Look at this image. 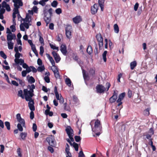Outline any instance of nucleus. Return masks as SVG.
<instances>
[{
  "label": "nucleus",
  "mask_w": 157,
  "mask_h": 157,
  "mask_svg": "<svg viewBox=\"0 0 157 157\" xmlns=\"http://www.w3.org/2000/svg\"><path fill=\"white\" fill-rule=\"evenodd\" d=\"M102 126L101 123L100 121L97 119L94 123V127H92V131L95 132L96 135L99 136L101 133Z\"/></svg>",
  "instance_id": "nucleus-1"
},
{
  "label": "nucleus",
  "mask_w": 157,
  "mask_h": 157,
  "mask_svg": "<svg viewBox=\"0 0 157 157\" xmlns=\"http://www.w3.org/2000/svg\"><path fill=\"white\" fill-rule=\"evenodd\" d=\"M65 131L71 141L73 142L74 139L73 136V130L71 128V127L70 126H68L65 129Z\"/></svg>",
  "instance_id": "nucleus-2"
},
{
  "label": "nucleus",
  "mask_w": 157,
  "mask_h": 157,
  "mask_svg": "<svg viewBox=\"0 0 157 157\" xmlns=\"http://www.w3.org/2000/svg\"><path fill=\"white\" fill-rule=\"evenodd\" d=\"M26 101H29L28 106L30 110L32 111L35 110V108L34 106V101L33 99H25Z\"/></svg>",
  "instance_id": "nucleus-3"
},
{
  "label": "nucleus",
  "mask_w": 157,
  "mask_h": 157,
  "mask_svg": "<svg viewBox=\"0 0 157 157\" xmlns=\"http://www.w3.org/2000/svg\"><path fill=\"white\" fill-rule=\"evenodd\" d=\"M23 92L24 95L25 97V98H32L34 95L33 93H31L27 89H24Z\"/></svg>",
  "instance_id": "nucleus-4"
},
{
  "label": "nucleus",
  "mask_w": 157,
  "mask_h": 157,
  "mask_svg": "<svg viewBox=\"0 0 157 157\" xmlns=\"http://www.w3.org/2000/svg\"><path fill=\"white\" fill-rule=\"evenodd\" d=\"M96 88L98 93H104L106 91V89L102 85H97L96 86Z\"/></svg>",
  "instance_id": "nucleus-5"
},
{
  "label": "nucleus",
  "mask_w": 157,
  "mask_h": 157,
  "mask_svg": "<svg viewBox=\"0 0 157 157\" xmlns=\"http://www.w3.org/2000/svg\"><path fill=\"white\" fill-rule=\"evenodd\" d=\"M98 9V5L97 4H95L91 7V13L94 15L97 12Z\"/></svg>",
  "instance_id": "nucleus-6"
},
{
  "label": "nucleus",
  "mask_w": 157,
  "mask_h": 157,
  "mask_svg": "<svg viewBox=\"0 0 157 157\" xmlns=\"http://www.w3.org/2000/svg\"><path fill=\"white\" fill-rule=\"evenodd\" d=\"M60 50L64 55L66 56L67 53L66 45L62 44L60 46Z\"/></svg>",
  "instance_id": "nucleus-7"
},
{
  "label": "nucleus",
  "mask_w": 157,
  "mask_h": 157,
  "mask_svg": "<svg viewBox=\"0 0 157 157\" xmlns=\"http://www.w3.org/2000/svg\"><path fill=\"white\" fill-rule=\"evenodd\" d=\"M54 59L56 63H58L60 60L61 58L59 55L55 51H53L52 52Z\"/></svg>",
  "instance_id": "nucleus-8"
},
{
  "label": "nucleus",
  "mask_w": 157,
  "mask_h": 157,
  "mask_svg": "<svg viewBox=\"0 0 157 157\" xmlns=\"http://www.w3.org/2000/svg\"><path fill=\"white\" fill-rule=\"evenodd\" d=\"M46 55L48 59L49 60L50 62L51 63L52 66L54 67L55 69H57V67L55 65V63L52 57L48 54L47 53L46 54Z\"/></svg>",
  "instance_id": "nucleus-9"
},
{
  "label": "nucleus",
  "mask_w": 157,
  "mask_h": 157,
  "mask_svg": "<svg viewBox=\"0 0 157 157\" xmlns=\"http://www.w3.org/2000/svg\"><path fill=\"white\" fill-rule=\"evenodd\" d=\"M16 38V35L14 33H12V35L8 34L7 35V40L8 42H12L11 41L13 39H15Z\"/></svg>",
  "instance_id": "nucleus-10"
},
{
  "label": "nucleus",
  "mask_w": 157,
  "mask_h": 157,
  "mask_svg": "<svg viewBox=\"0 0 157 157\" xmlns=\"http://www.w3.org/2000/svg\"><path fill=\"white\" fill-rule=\"evenodd\" d=\"M46 140L50 145L53 147L55 145L54 139L50 137H47L46 138Z\"/></svg>",
  "instance_id": "nucleus-11"
},
{
  "label": "nucleus",
  "mask_w": 157,
  "mask_h": 157,
  "mask_svg": "<svg viewBox=\"0 0 157 157\" xmlns=\"http://www.w3.org/2000/svg\"><path fill=\"white\" fill-rule=\"evenodd\" d=\"M82 20V19L80 16H76L73 18V21L75 24L79 23Z\"/></svg>",
  "instance_id": "nucleus-12"
},
{
  "label": "nucleus",
  "mask_w": 157,
  "mask_h": 157,
  "mask_svg": "<svg viewBox=\"0 0 157 157\" xmlns=\"http://www.w3.org/2000/svg\"><path fill=\"white\" fill-rule=\"evenodd\" d=\"M52 69L54 73L55 78L56 79L59 78L60 76L58 70V68H57V69H55V70H53Z\"/></svg>",
  "instance_id": "nucleus-13"
},
{
  "label": "nucleus",
  "mask_w": 157,
  "mask_h": 157,
  "mask_svg": "<svg viewBox=\"0 0 157 157\" xmlns=\"http://www.w3.org/2000/svg\"><path fill=\"white\" fill-rule=\"evenodd\" d=\"M14 62L16 64H20L21 65H22L24 63V59H15Z\"/></svg>",
  "instance_id": "nucleus-14"
},
{
  "label": "nucleus",
  "mask_w": 157,
  "mask_h": 157,
  "mask_svg": "<svg viewBox=\"0 0 157 157\" xmlns=\"http://www.w3.org/2000/svg\"><path fill=\"white\" fill-rule=\"evenodd\" d=\"M28 77H29V78L28 79V81L29 83H32L35 82V80L33 77L32 76L30 77L29 75H28L27 76V78H28Z\"/></svg>",
  "instance_id": "nucleus-15"
},
{
  "label": "nucleus",
  "mask_w": 157,
  "mask_h": 157,
  "mask_svg": "<svg viewBox=\"0 0 157 157\" xmlns=\"http://www.w3.org/2000/svg\"><path fill=\"white\" fill-rule=\"evenodd\" d=\"M27 136V133L26 132H21L20 135V136L22 139L23 140H25Z\"/></svg>",
  "instance_id": "nucleus-16"
},
{
  "label": "nucleus",
  "mask_w": 157,
  "mask_h": 157,
  "mask_svg": "<svg viewBox=\"0 0 157 157\" xmlns=\"http://www.w3.org/2000/svg\"><path fill=\"white\" fill-rule=\"evenodd\" d=\"M41 33H40L38 34V36H39V41L40 43L42 45H44V40L43 37L41 36Z\"/></svg>",
  "instance_id": "nucleus-17"
},
{
  "label": "nucleus",
  "mask_w": 157,
  "mask_h": 157,
  "mask_svg": "<svg viewBox=\"0 0 157 157\" xmlns=\"http://www.w3.org/2000/svg\"><path fill=\"white\" fill-rule=\"evenodd\" d=\"M86 52L89 55H90L93 52V50L92 47L90 45L88 46L86 49Z\"/></svg>",
  "instance_id": "nucleus-18"
},
{
  "label": "nucleus",
  "mask_w": 157,
  "mask_h": 157,
  "mask_svg": "<svg viewBox=\"0 0 157 157\" xmlns=\"http://www.w3.org/2000/svg\"><path fill=\"white\" fill-rule=\"evenodd\" d=\"M151 108H149L145 109L144 111L143 114L145 116H148L150 114L149 111Z\"/></svg>",
  "instance_id": "nucleus-19"
},
{
  "label": "nucleus",
  "mask_w": 157,
  "mask_h": 157,
  "mask_svg": "<svg viewBox=\"0 0 157 157\" xmlns=\"http://www.w3.org/2000/svg\"><path fill=\"white\" fill-rule=\"evenodd\" d=\"M98 42V45L99 46V49L101 50L102 49L103 46V39L101 40H97Z\"/></svg>",
  "instance_id": "nucleus-20"
},
{
  "label": "nucleus",
  "mask_w": 157,
  "mask_h": 157,
  "mask_svg": "<svg viewBox=\"0 0 157 157\" xmlns=\"http://www.w3.org/2000/svg\"><path fill=\"white\" fill-rule=\"evenodd\" d=\"M94 47H95V49L94 51V52L95 54V55H98V45L97 44L96 42L94 41Z\"/></svg>",
  "instance_id": "nucleus-21"
},
{
  "label": "nucleus",
  "mask_w": 157,
  "mask_h": 157,
  "mask_svg": "<svg viewBox=\"0 0 157 157\" xmlns=\"http://www.w3.org/2000/svg\"><path fill=\"white\" fill-rule=\"evenodd\" d=\"M49 6V7L50 6L49 5H46L44 9L43 10V13L44 15V17H46V16H47L48 13H47V9H46V8H47L48 6Z\"/></svg>",
  "instance_id": "nucleus-22"
},
{
  "label": "nucleus",
  "mask_w": 157,
  "mask_h": 157,
  "mask_svg": "<svg viewBox=\"0 0 157 157\" xmlns=\"http://www.w3.org/2000/svg\"><path fill=\"white\" fill-rule=\"evenodd\" d=\"M130 68L131 70H133L136 66V62L134 61L130 63Z\"/></svg>",
  "instance_id": "nucleus-23"
},
{
  "label": "nucleus",
  "mask_w": 157,
  "mask_h": 157,
  "mask_svg": "<svg viewBox=\"0 0 157 157\" xmlns=\"http://www.w3.org/2000/svg\"><path fill=\"white\" fill-rule=\"evenodd\" d=\"M51 17L50 16L49 17L46 16V17H44V20L47 24V25L51 21Z\"/></svg>",
  "instance_id": "nucleus-24"
},
{
  "label": "nucleus",
  "mask_w": 157,
  "mask_h": 157,
  "mask_svg": "<svg viewBox=\"0 0 157 157\" xmlns=\"http://www.w3.org/2000/svg\"><path fill=\"white\" fill-rule=\"evenodd\" d=\"M54 91L56 98H59V95L57 91V88L56 86H55Z\"/></svg>",
  "instance_id": "nucleus-25"
},
{
  "label": "nucleus",
  "mask_w": 157,
  "mask_h": 157,
  "mask_svg": "<svg viewBox=\"0 0 157 157\" xmlns=\"http://www.w3.org/2000/svg\"><path fill=\"white\" fill-rule=\"evenodd\" d=\"M8 48L9 49H12L13 48L14 43L12 42H7Z\"/></svg>",
  "instance_id": "nucleus-26"
},
{
  "label": "nucleus",
  "mask_w": 157,
  "mask_h": 157,
  "mask_svg": "<svg viewBox=\"0 0 157 157\" xmlns=\"http://www.w3.org/2000/svg\"><path fill=\"white\" fill-rule=\"evenodd\" d=\"M89 73L90 75L94 77L95 75V70L93 68H91L89 70Z\"/></svg>",
  "instance_id": "nucleus-27"
},
{
  "label": "nucleus",
  "mask_w": 157,
  "mask_h": 157,
  "mask_svg": "<svg viewBox=\"0 0 157 157\" xmlns=\"http://www.w3.org/2000/svg\"><path fill=\"white\" fill-rule=\"evenodd\" d=\"M114 32L116 33H118L119 32V28L117 24H115L114 25Z\"/></svg>",
  "instance_id": "nucleus-28"
},
{
  "label": "nucleus",
  "mask_w": 157,
  "mask_h": 157,
  "mask_svg": "<svg viewBox=\"0 0 157 157\" xmlns=\"http://www.w3.org/2000/svg\"><path fill=\"white\" fill-rule=\"evenodd\" d=\"M118 92L117 90L114 91L113 96L110 98H117Z\"/></svg>",
  "instance_id": "nucleus-29"
},
{
  "label": "nucleus",
  "mask_w": 157,
  "mask_h": 157,
  "mask_svg": "<svg viewBox=\"0 0 157 157\" xmlns=\"http://www.w3.org/2000/svg\"><path fill=\"white\" fill-rule=\"evenodd\" d=\"M96 38L97 40H101L103 39L100 33H98L96 35Z\"/></svg>",
  "instance_id": "nucleus-30"
},
{
  "label": "nucleus",
  "mask_w": 157,
  "mask_h": 157,
  "mask_svg": "<svg viewBox=\"0 0 157 157\" xmlns=\"http://www.w3.org/2000/svg\"><path fill=\"white\" fill-rule=\"evenodd\" d=\"M65 82L68 86H70L71 85V81L69 78H66L65 79Z\"/></svg>",
  "instance_id": "nucleus-31"
},
{
  "label": "nucleus",
  "mask_w": 157,
  "mask_h": 157,
  "mask_svg": "<svg viewBox=\"0 0 157 157\" xmlns=\"http://www.w3.org/2000/svg\"><path fill=\"white\" fill-rule=\"evenodd\" d=\"M107 52L106 51H105L102 54L103 59L104 62L106 61V56Z\"/></svg>",
  "instance_id": "nucleus-32"
},
{
  "label": "nucleus",
  "mask_w": 157,
  "mask_h": 157,
  "mask_svg": "<svg viewBox=\"0 0 157 157\" xmlns=\"http://www.w3.org/2000/svg\"><path fill=\"white\" fill-rule=\"evenodd\" d=\"M73 146L76 151H78L79 147L78 144L77 143H76L75 142H73Z\"/></svg>",
  "instance_id": "nucleus-33"
},
{
  "label": "nucleus",
  "mask_w": 157,
  "mask_h": 157,
  "mask_svg": "<svg viewBox=\"0 0 157 157\" xmlns=\"http://www.w3.org/2000/svg\"><path fill=\"white\" fill-rule=\"evenodd\" d=\"M40 66L39 67L37 68V70L39 72H42L45 69V67L44 65L42 66Z\"/></svg>",
  "instance_id": "nucleus-34"
},
{
  "label": "nucleus",
  "mask_w": 157,
  "mask_h": 157,
  "mask_svg": "<svg viewBox=\"0 0 157 157\" xmlns=\"http://www.w3.org/2000/svg\"><path fill=\"white\" fill-rule=\"evenodd\" d=\"M72 31V27L71 26L69 25H67L65 28V31Z\"/></svg>",
  "instance_id": "nucleus-35"
},
{
  "label": "nucleus",
  "mask_w": 157,
  "mask_h": 157,
  "mask_svg": "<svg viewBox=\"0 0 157 157\" xmlns=\"http://www.w3.org/2000/svg\"><path fill=\"white\" fill-rule=\"evenodd\" d=\"M58 4V2L57 1L54 0L51 3V5L53 7H56Z\"/></svg>",
  "instance_id": "nucleus-36"
},
{
  "label": "nucleus",
  "mask_w": 157,
  "mask_h": 157,
  "mask_svg": "<svg viewBox=\"0 0 157 157\" xmlns=\"http://www.w3.org/2000/svg\"><path fill=\"white\" fill-rule=\"evenodd\" d=\"M128 97V98H130L132 97V91L130 90L129 89H128V92L127 93Z\"/></svg>",
  "instance_id": "nucleus-37"
},
{
  "label": "nucleus",
  "mask_w": 157,
  "mask_h": 157,
  "mask_svg": "<svg viewBox=\"0 0 157 157\" xmlns=\"http://www.w3.org/2000/svg\"><path fill=\"white\" fill-rule=\"evenodd\" d=\"M18 121L20 123L19 124H22V125L23 127H25V121L24 119L22 118L21 119Z\"/></svg>",
  "instance_id": "nucleus-38"
},
{
  "label": "nucleus",
  "mask_w": 157,
  "mask_h": 157,
  "mask_svg": "<svg viewBox=\"0 0 157 157\" xmlns=\"http://www.w3.org/2000/svg\"><path fill=\"white\" fill-rule=\"evenodd\" d=\"M22 124H21L18 123L17 124V129L20 131L22 132L23 130V128Z\"/></svg>",
  "instance_id": "nucleus-39"
},
{
  "label": "nucleus",
  "mask_w": 157,
  "mask_h": 157,
  "mask_svg": "<svg viewBox=\"0 0 157 157\" xmlns=\"http://www.w3.org/2000/svg\"><path fill=\"white\" fill-rule=\"evenodd\" d=\"M5 124L7 129L8 130H10V123L8 121H6L5 122Z\"/></svg>",
  "instance_id": "nucleus-40"
},
{
  "label": "nucleus",
  "mask_w": 157,
  "mask_h": 157,
  "mask_svg": "<svg viewBox=\"0 0 157 157\" xmlns=\"http://www.w3.org/2000/svg\"><path fill=\"white\" fill-rule=\"evenodd\" d=\"M0 55L4 59H6L7 58L6 55L3 51H1L0 52Z\"/></svg>",
  "instance_id": "nucleus-41"
},
{
  "label": "nucleus",
  "mask_w": 157,
  "mask_h": 157,
  "mask_svg": "<svg viewBox=\"0 0 157 157\" xmlns=\"http://www.w3.org/2000/svg\"><path fill=\"white\" fill-rule=\"evenodd\" d=\"M71 31H66V35L67 37L70 39L71 38Z\"/></svg>",
  "instance_id": "nucleus-42"
},
{
  "label": "nucleus",
  "mask_w": 157,
  "mask_h": 157,
  "mask_svg": "<svg viewBox=\"0 0 157 157\" xmlns=\"http://www.w3.org/2000/svg\"><path fill=\"white\" fill-rule=\"evenodd\" d=\"M42 46L43 45L40 46V52L39 53L40 54L41 56H43V53L44 52V48Z\"/></svg>",
  "instance_id": "nucleus-43"
},
{
  "label": "nucleus",
  "mask_w": 157,
  "mask_h": 157,
  "mask_svg": "<svg viewBox=\"0 0 157 157\" xmlns=\"http://www.w3.org/2000/svg\"><path fill=\"white\" fill-rule=\"evenodd\" d=\"M74 138L75 141L76 142H79L81 140V138L79 136H75Z\"/></svg>",
  "instance_id": "nucleus-44"
},
{
  "label": "nucleus",
  "mask_w": 157,
  "mask_h": 157,
  "mask_svg": "<svg viewBox=\"0 0 157 157\" xmlns=\"http://www.w3.org/2000/svg\"><path fill=\"white\" fill-rule=\"evenodd\" d=\"M18 95L19 96L21 97L22 98H24L23 94V91L22 90H20L18 91Z\"/></svg>",
  "instance_id": "nucleus-45"
},
{
  "label": "nucleus",
  "mask_w": 157,
  "mask_h": 157,
  "mask_svg": "<svg viewBox=\"0 0 157 157\" xmlns=\"http://www.w3.org/2000/svg\"><path fill=\"white\" fill-rule=\"evenodd\" d=\"M45 114L46 115H48L50 117H52L53 115V113L52 111H48L47 112H44Z\"/></svg>",
  "instance_id": "nucleus-46"
},
{
  "label": "nucleus",
  "mask_w": 157,
  "mask_h": 157,
  "mask_svg": "<svg viewBox=\"0 0 157 157\" xmlns=\"http://www.w3.org/2000/svg\"><path fill=\"white\" fill-rule=\"evenodd\" d=\"M111 86V85L109 82H107L105 85L106 87L105 88L106 89V91H107L109 90V88H110Z\"/></svg>",
  "instance_id": "nucleus-47"
},
{
  "label": "nucleus",
  "mask_w": 157,
  "mask_h": 157,
  "mask_svg": "<svg viewBox=\"0 0 157 157\" xmlns=\"http://www.w3.org/2000/svg\"><path fill=\"white\" fill-rule=\"evenodd\" d=\"M15 25H13L10 27V28L11 29V31L12 32H15L16 30L15 26Z\"/></svg>",
  "instance_id": "nucleus-48"
},
{
  "label": "nucleus",
  "mask_w": 157,
  "mask_h": 157,
  "mask_svg": "<svg viewBox=\"0 0 157 157\" xmlns=\"http://www.w3.org/2000/svg\"><path fill=\"white\" fill-rule=\"evenodd\" d=\"M13 2L14 3V8L19 9V8L20 7H19V5H17V4H18L17 2L14 0V1H13Z\"/></svg>",
  "instance_id": "nucleus-49"
},
{
  "label": "nucleus",
  "mask_w": 157,
  "mask_h": 157,
  "mask_svg": "<svg viewBox=\"0 0 157 157\" xmlns=\"http://www.w3.org/2000/svg\"><path fill=\"white\" fill-rule=\"evenodd\" d=\"M21 55V54L19 52H16L15 55V59H19V58H20Z\"/></svg>",
  "instance_id": "nucleus-50"
},
{
  "label": "nucleus",
  "mask_w": 157,
  "mask_h": 157,
  "mask_svg": "<svg viewBox=\"0 0 157 157\" xmlns=\"http://www.w3.org/2000/svg\"><path fill=\"white\" fill-rule=\"evenodd\" d=\"M55 12L57 14H59L62 13V11L61 9L58 8L56 9Z\"/></svg>",
  "instance_id": "nucleus-51"
},
{
  "label": "nucleus",
  "mask_w": 157,
  "mask_h": 157,
  "mask_svg": "<svg viewBox=\"0 0 157 157\" xmlns=\"http://www.w3.org/2000/svg\"><path fill=\"white\" fill-rule=\"evenodd\" d=\"M83 75L84 79L88 77V75L86 73V71L84 70H82Z\"/></svg>",
  "instance_id": "nucleus-52"
},
{
  "label": "nucleus",
  "mask_w": 157,
  "mask_h": 157,
  "mask_svg": "<svg viewBox=\"0 0 157 157\" xmlns=\"http://www.w3.org/2000/svg\"><path fill=\"white\" fill-rule=\"evenodd\" d=\"M50 46L51 48L54 49V50H58V47H56L55 46L53 45V44H50Z\"/></svg>",
  "instance_id": "nucleus-53"
},
{
  "label": "nucleus",
  "mask_w": 157,
  "mask_h": 157,
  "mask_svg": "<svg viewBox=\"0 0 157 157\" xmlns=\"http://www.w3.org/2000/svg\"><path fill=\"white\" fill-rule=\"evenodd\" d=\"M44 80L47 83H48L50 82V79L48 76H45L44 77Z\"/></svg>",
  "instance_id": "nucleus-54"
},
{
  "label": "nucleus",
  "mask_w": 157,
  "mask_h": 157,
  "mask_svg": "<svg viewBox=\"0 0 157 157\" xmlns=\"http://www.w3.org/2000/svg\"><path fill=\"white\" fill-rule=\"evenodd\" d=\"M33 129L34 132H36L37 130V126L35 123H33Z\"/></svg>",
  "instance_id": "nucleus-55"
},
{
  "label": "nucleus",
  "mask_w": 157,
  "mask_h": 157,
  "mask_svg": "<svg viewBox=\"0 0 157 157\" xmlns=\"http://www.w3.org/2000/svg\"><path fill=\"white\" fill-rule=\"evenodd\" d=\"M34 117V113L33 111H31V112L30 113V118L32 120L33 119Z\"/></svg>",
  "instance_id": "nucleus-56"
},
{
  "label": "nucleus",
  "mask_w": 157,
  "mask_h": 157,
  "mask_svg": "<svg viewBox=\"0 0 157 157\" xmlns=\"http://www.w3.org/2000/svg\"><path fill=\"white\" fill-rule=\"evenodd\" d=\"M62 36L61 34H60L59 35H58L56 36V40L58 42H60L61 40V39L60 38L61 37H62Z\"/></svg>",
  "instance_id": "nucleus-57"
},
{
  "label": "nucleus",
  "mask_w": 157,
  "mask_h": 157,
  "mask_svg": "<svg viewBox=\"0 0 157 157\" xmlns=\"http://www.w3.org/2000/svg\"><path fill=\"white\" fill-rule=\"evenodd\" d=\"M78 157H85V155L82 150L80 151L79 152Z\"/></svg>",
  "instance_id": "nucleus-58"
},
{
  "label": "nucleus",
  "mask_w": 157,
  "mask_h": 157,
  "mask_svg": "<svg viewBox=\"0 0 157 157\" xmlns=\"http://www.w3.org/2000/svg\"><path fill=\"white\" fill-rule=\"evenodd\" d=\"M125 95V92L119 94L118 98H124Z\"/></svg>",
  "instance_id": "nucleus-59"
},
{
  "label": "nucleus",
  "mask_w": 157,
  "mask_h": 157,
  "mask_svg": "<svg viewBox=\"0 0 157 157\" xmlns=\"http://www.w3.org/2000/svg\"><path fill=\"white\" fill-rule=\"evenodd\" d=\"M139 4L138 2H136L134 6V10L136 11L137 10Z\"/></svg>",
  "instance_id": "nucleus-60"
},
{
  "label": "nucleus",
  "mask_w": 157,
  "mask_h": 157,
  "mask_svg": "<svg viewBox=\"0 0 157 157\" xmlns=\"http://www.w3.org/2000/svg\"><path fill=\"white\" fill-rule=\"evenodd\" d=\"M21 149L20 148H18L17 150V154L20 157L22 156V155L21 154Z\"/></svg>",
  "instance_id": "nucleus-61"
},
{
  "label": "nucleus",
  "mask_w": 157,
  "mask_h": 157,
  "mask_svg": "<svg viewBox=\"0 0 157 157\" xmlns=\"http://www.w3.org/2000/svg\"><path fill=\"white\" fill-rule=\"evenodd\" d=\"M37 64L39 66H41L42 64V60L40 58H38L37 60Z\"/></svg>",
  "instance_id": "nucleus-62"
},
{
  "label": "nucleus",
  "mask_w": 157,
  "mask_h": 157,
  "mask_svg": "<svg viewBox=\"0 0 157 157\" xmlns=\"http://www.w3.org/2000/svg\"><path fill=\"white\" fill-rule=\"evenodd\" d=\"M52 11L53 9L52 8H50L48 10V12L49 13L50 17L52 16Z\"/></svg>",
  "instance_id": "nucleus-63"
},
{
  "label": "nucleus",
  "mask_w": 157,
  "mask_h": 157,
  "mask_svg": "<svg viewBox=\"0 0 157 157\" xmlns=\"http://www.w3.org/2000/svg\"><path fill=\"white\" fill-rule=\"evenodd\" d=\"M33 11L35 13H37L38 11V8L36 6H34L33 8Z\"/></svg>",
  "instance_id": "nucleus-64"
}]
</instances>
